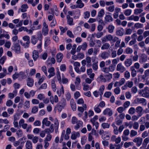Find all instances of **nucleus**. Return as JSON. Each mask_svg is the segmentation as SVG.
<instances>
[{
  "label": "nucleus",
  "mask_w": 149,
  "mask_h": 149,
  "mask_svg": "<svg viewBox=\"0 0 149 149\" xmlns=\"http://www.w3.org/2000/svg\"><path fill=\"white\" fill-rule=\"evenodd\" d=\"M66 100L64 99H62L59 103H58L57 106L58 110L61 111L62 109H64L66 105Z\"/></svg>",
  "instance_id": "f257e3e1"
},
{
  "label": "nucleus",
  "mask_w": 149,
  "mask_h": 149,
  "mask_svg": "<svg viewBox=\"0 0 149 149\" xmlns=\"http://www.w3.org/2000/svg\"><path fill=\"white\" fill-rule=\"evenodd\" d=\"M126 70V68L123 66L122 64L121 63H119L116 66V70L120 72L121 73H123Z\"/></svg>",
  "instance_id": "f03ea898"
},
{
  "label": "nucleus",
  "mask_w": 149,
  "mask_h": 149,
  "mask_svg": "<svg viewBox=\"0 0 149 149\" xmlns=\"http://www.w3.org/2000/svg\"><path fill=\"white\" fill-rule=\"evenodd\" d=\"M142 141L143 139L139 137H136L133 140V142L136 143V146L138 147L141 145Z\"/></svg>",
  "instance_id": "7ed1b4c3"
},
{
  "label": "nucleus",
  "mask_w": 149,
  "mask_h": 149,
  "mask_svg": "<svg viewBox=\"0 0 149 149\" xmlns=\"http://www.w3.org/2000/svg\"><path fill=\"white\" fill-rule=\"evenodd\" d=\"M27 137L28 139H32V141L34 143H36L38 141V138L36 136H34L33 134H28Z\"/></svg>",
  "instance_id": "20e7f679"
},
{
  "label": "nucleus",
  "mask_w": 149,
  "mask_h": 149,
  "mask_svg": "<svg viewBox=\"0 0 149 149\" xmlns=\"http://www.w3.org/2000/svg\"><path fill=\"white\" fill-rule=\"evenodd\" d=\"M143 92L142 96L146 98L149 97V89L148 87H145L143 89Z\"/></svg>",
  "instance_id": "39448f33"
},
{
  "label": "nucleus",
  "mask_w": 149,
  "mask_h": 149,
  "mask_svg": "<svg viewBox=\"0 0 149 149\" xmlns=\"http://www.w3.org/2000/svg\"><path fill=\"white\" fill-rule=\"evenodd\" d=\"M111 140L112 141H114L117 144L120 143L121 141V139L120 137L118 136L117 137L115 135H113L111 138Z\"/></svg>",
  "instance_id": "423d86ee"
},
{
  "label": "nucleus",
  "mask_w": 149,
  "mask_h": 149,
  "mask_svg": "<svg viewBox=\"0 0 149 149\" xmlns=\"http://www.w3.org/2000/svg\"><path fill=\"white\" fill-rule=\"evenodd\" d=\"M42 128L44 127V125H45L46 126H49L51 124L50 122L48 120V118H44L42 121Z\"/></svg>",
  "instance_id": "0eeeda50"
},
{
  "label": "nucleus",
  "mask_w": 149,
  "mask_h": 149,
  "mask_svg": "<svg viewBox=\"0 0 149 149\" xmlns=\"http://www.w3.org/2000/svg\"><path fill=\"white\" fill-rule=\"evenodd\" d=\"M127 19L129 21L133 20L134 21L137 22L139 20V17L137 15H132L128 17Z\"/></svg>",
  "instance_id": "6e6552de"
},
{
  "label": "nucleus",
  "mask_w": 149,
  "mask_h": 149,
  "mask_svg": "<svg viewBox=\"0 0 149 149\" xmlns=\"http://www.w3.org/2000/svg\"><path fill=\"white\" fill-rule=\"evenodd\" d=\"M14 45V49L13 50L15 51V52L18 53L20 52V47L18 42L13 43Z\"/></svg>",
  "instance_id": "1a4fd4ad"
},
{
  "label": "nucleus",
  "mask_w": 149,
  "mask_h": 149,
  "mask_svg": "<svg viewBox=\"0 0 149 149\" xmlns=\"http://www.w3.org/2000/svg\"><path fill=\"white\" fill-rule=\"evenodd\" d=\"M109 56V53L107 52H103L100 54V57L103 59L105 60L108 58Z\"/></svg>",
  "instance_id": "9d476101"
},
{
  "label": "nucleus",
  "mask_w": 149,
  "mask_h": 149,
  "mask_svg": "<svg viewBox=\"0 0 149 149\" xmlns=\"http://www.w3.org/2000/svg\"><path fill=\"white\" fill-rule=\"evenodd\" d=\"M124 64L126 67H129L132 64V60L130 58H127L124 61Z\"/></svg>",
  "instance_id": "9b49d317"
},
{
  "label": "nucleus",
  "mask_w": 149,
  "mask_h": 149,
  "mask_svg": "<svg viewBox=\"0 0 149 149\" xmlns=\"http://www.w3.org/2000/svg\"><path fill=\"white\" fill-rule=\"evenodd\" d=\"M66 17L67 19L68 24L70 26L74 25V24L73 22V18L70 17L69 15H67Z\"/></svg>",
  "instance_id": "f8f14e48"
},
{
  "label": "nucleus",
  "mask_w": 149,
  "mask_h": 149,
  "mask_svg": "<svg viewBox=\"0 0 149 149\" xmlns=\"http://www.w3.org/2000/svg\"><path fill=\"white\" fill-rule=\"evenodd\" d=\"M27 81V85L30 87H32L33 86L34 83V80L33 79L30 78H28L26 80Z\"/></svg>",
  "instance_id": "ddd939ff"
},
{
  "label": "nucleus",
  "mask_w": 149,
  "mask_h": 149,
  "mask_svg": "<svg viewBox=\"0 0 149 149\" xmlns=\"http://www.w3.org/2000/svg\"><path fill=\"white\" fill-rule=\"evenodd\" d=\"M147 60V57L146 55L144 54H142L139 58V62L140 63H142L145 62Z\"/></svg>",
  "instance_id": "4468645a"
},
{
  "label": "nucleus",
  "mask_w": 149,
  "mask_h": 149,
  "mask_svg": "<svg viewBox=\"0 0 149 149\" xmlns=\"http://www.w3.org/2000/svg\"><path fill=\"white\" fill-rule=\"evenodd\" d=\"M80 136V134L79 132H73L72 133L71 138L72 139L75 140L77 137H79Z\"/></svg>",
  "instance_id": "2eb2a0df"
},
{
  "label": "nucleus",
  "mask_w": 149,
  "mask_h": 149,
  "mask_svg": "<svg viewBox=\"0 0 149 149\" xmlns=\"http://www.w3.org/2000/svg\"><path fill=\"white\" fill-rule=\"evenodd\" d=\"M32 54V57L33 60L34 61H36L38 57L39 54L38 51L36 50H34Z\"/></svg>",
  "instance_id": "dca6fc26"
},
{
  "label": "nucleus",
  "mask_w": 149,
  "mask_h": 149,
  "mask_svg": "<svg viewBox=\"0 0 149 149\" xmlns=\"http://www.w3.org/2000/svg\"><path fill=\"white\" fill-rule=\"evenodd\" d=\"M136 110L137 113L139 116H141L142 115V112L143 110L142 107L141 106L137 107L136 108Z\"/></svg>",
  "instance_id": "f3484780"
},
{
  "label": "nucleus",
  "mask_w": 149,
  "mask_h": 149,
  "mask_svg": "<svg viewBox=\"0 0 149 149\" xmlns=\"http://www.w3.org/2000/svg\"><path fill=\"white\" fill-rule=\"evenodd\" d=\"M63 57V54L61 53H58L56 55L57 61L59 63L61 62Z\"/></svg>",
  "instance_id": "a211bd4d"
},
{
  "label": "nucleus",
  "mask_w": 149,
  "mask_h": 149,
  "mask_svg": "<svg viewBox=\"0 0 149 149\" xmlns=\"http://www.w3.org/2000/svg\"><path fill=\"white\" fill-rule=\"evenodd\" d=\"M43 27L42 29L43 31L44 32L45 35L48 34V26L46 24L45 22H44L43 24Z\"/></svg>",
  "instance_id": "6ab92c4d"
},
{
  "label": "nucleus",
  "mask_w": 149,
  "mask_h": 149,
  "mask_svg": "<svg viewBox=\"0 0 149 149\" xmlns=\"http://www.w3.org/2000/svg\"><path fill=\"white\" fill-rule=\"evenodd\" d=\"M26 149H32L33 146L31 142L30 141H27L25 144Z\"/></svg>",
  "instance_id": "aec40b11"
},
{
  "label": "nucleus",
  "mask_w": 149,
  "mask_h": 149,
  "mask_svg": "<svg viewBox=\"0 0 149 149\" xmlns=\"http://www.w3.org/2000/svg\"><path fill=\"white\" fill-rule=\"evenodd\" d=\"M137 101L140 103V104H142L144 106H146V105L147 103L146 102V100L143 98H138L137 99Z\"/></svg>",
  "instance_id": "412c9836"
},
{
  "label": "nucleus",
  "mask_w": 149,
  "mask_h": 149,
  "mask_svg": "<svg viewBox=\"0 0 149 149\" xmlns=\"http://www.w3.org/2000/svg\"><path fill=\"white\" fill-rule=\"evenodd\" d=\"M54 10L56 12L55 13V14L56 15H58V12L57 11V8L56 5L53 6V8L51 9V11L52 12V14L53 15H54Z\"/></svg>",
  "instance_id": "4be33fe9"
},
{
  "label": "nucleus",
  "mask_w": 149,
  "mask_h": 149,
  "mask_svg": "<svg viewBox=\"0 0 149 149\" xmlns=\"http://www.w3.org/2000/svg\"><path fill=\"white\" fill-rule=\"evenodd\" d=\"M38 41V39L36 38V36H33L31 37V42L32 44L35 45Z\"/></svg>",
  "instance_id": "5701e85b"
},
{
  "label": "nucleus",
  "mask_w": 149,
  "mask_h": 149,
  "mask_svg": "<svg viewBox=\"0 0 149 149\" xmlns=\"http://www.w3.org/2000/svg\"><path fill=\"white\" fill-rule=\"evenodd\" d=\"M113 19L112 17L109 15H106L105 17V21L106 22H111L113 21Z\"/></svg>",
  "instance_id": "b1692460"
},
{
  "label": "nucleus",
  "mask_w": 149,
  "mask_h": 149,
  "mask_svg": "<svg viewBox=\"0 0 149 149\" xmlns=\"http://www.w3.org/2000/svg\"><path fill=\"white\" fill-rule=\"evenodd\" d=\"M54 124L55 125V131L56 132H58L59 126V123L57 119L55 118L54 120Z\"/></svg>",
  "instance_id": "393cba45"
},
{
  "label": "nucleus",
  "mask_w": 149,
  "mask_h": 149,
  "mask_svg": "<svg viewBox=\"0 0 149 149\" xmlns=\"http://www.w3.org/2000/svg\"><path fill=\"white\" fill-rule=\"evenodd\" d=\"M103 114L104 115L108 114L109 116H111L112 114V113L110 109L108 108L104 110L103 112Z\"/></svg>",
  "instance_id": "a878e982"
},
{
  "label": "nucleus",
  "mask_w": 149,
  "mask_h": 149,
  "mask_svg": "<svg viewBox=\"0 0 149 149\" xmlns=\"http://www.w3.org/2000/svg\"><path fill=\"white\" fill-rule=\"evenodd\" d=\"M86 62L87 63V64L86 65V66L88 67H90L91 66V58L89 57H86Z\"/></svg>",
  "instance_id": "bb28decb"
},
{
  "label": "nucleus",
  "mask_w": 149,
  "mask_h": 149,
  "mask_svg": "<svg viewBox=\"0 0 149 149\" xmlns=\"http://www.w3.org/2000/svg\"><path fill=\"white\" fill-rule=\"evenodd\" d=\"M76 3L77 4V6L79 8H81L84 6V4L82 2L81 0H78L76 2Z\"/></svg>",
  "instance_id": "cd10ccee"
},
{
  "label": "nucleus",
  "mask_w": 149,
  "mask_h": 149,
  "mask_svg": "<svg viewBox=\"0 0 149 149\" xmlns=\"http://www.w3.org/2000/svg\"><path fill=\"white\" fill-rule=\"evenodd\" d=\"M28 8V6L27 4H23L21 6V11L22 12H25Z\"/></svg>",
  "instance_id": "c85d7f7f"
},
{
  "label": "nucleus",
  "mask_w": 149,
  "mask_h": 149,
  "mask_svg": "<svg viewBox=\"0 0 149 149\" xmlns=\"http://www.w3.org/2000/svg\"><path fill=\"white\" fill-rule=\"evenodd\" d=\"M110 47V45L108 43H105L103 44L101 47L102 50L108 49Z\"/></svg>",
  "instance_id": "c756f323"
},
{
  "label": "nucleus",
  "mask_w": 149,
  "mask_h": 149,
  "mask_svg": "<svg viewBox=\"0 0 149 149\" xmlns=\"http://www.w3.org/2000/svg\"><path fill=\"white\" fill-rule=\"evenodd\" d=\"M111 126L113 127V131L114 133L116 135L118 134V127L116 126L114 123H113Z\"/></svg>",
  "instance_id": "7c9ffc66"
},
{
  "label": "nucleus",
  "mask_w": 149,
  "mask_h": 149,
  "mask_svg": "<svg viewBox=\"0 0 149 149\" xmlns=\"http://www.w3.org/2000/svg\"><path fill=\"white\" fill-rule=\"evenodd\" d=\"M106 81H109L112 78V75L111 74L108 73L104 75Z\"/></svg>",
  "instance_id": "2f4dec72"
},
{
  "label": "nucleus",
  "mask_w": 149,
  "mask_h": 149,
  "mask_svg": "<svg viewBox=\"0 0 149 149\" xmlns=\"http://www.w3.org/2000/svg\"><path fill=\"white\" fill-rule=\"evenodd\" d=\"M143 11L142 9H135L134 10V13L135 15H138L141 13Z\"/></svg>",
  "instance_id": "473e14b6"
},
{
  "label": "nucleus",
  "mask_w": 149,
  "mask_h": 149,
  "mask_svg": "<svg viewBox=\"0 0 149 149\" xmlns=\"http://www.w3.org/2000/svg\"><path fill=\"white\" fill-rule=\"evenodd\" d=\"M70 105L72 108L73 111H75L76 109V104L74 102L73 100H72L70 101Z\"/></svg>",
  "instance_id": "72a5a7b5"
},
{
  "label": "nucleus",
  "mask_w": 149,
  "mask_h": 149,
  "mask_svg": "<svg viewBox=\"0 0 149 149\" xmlns=\"http://www.w3.org/2000/svg\"><path fill=\"white\" fill-rule=\"evenodd\" d=\"M143 26V24L138 22L135 24L134 26V27L136 29L142 28Z\"/></svg>",
  "instance_id": "f704fd0d"
},
{
  "label": "nucleus",
  "mask_w": 149,
  "mask_h": 149,
  "mask_svg": "<svg viewBox=\"0 0 149 149\" xmlns=\"http://www.w3.org/2000/svg\"><path fill=\"white\" fill-rule=\"evenodd\" d=\"M50 43V40L49 37H46L45 39V46L47 47Z\"/></svg>",
  "instance_id": "c9c22d12"
},
{
  "label": "nucleus",
  "mask_w": 149,
  "mask_h": 149,
  "mask_svg": "<svg viewBox=\"0 0 149 149\" xmlns=\"http://www.w3.org/2000/svg\"><path fill=\"white\" fill-rule=\"evenodd\" d=\"M132 10L130 9L126 10L124 12L125 15L126 16H130L132 13Z\"/></svg>",
  "instance_id": "e433bc0d"
},
{
  "label": "nucleus",
  "mask_w": 149,
  "mask_h": 149,
  "mask_svg": "<svg viewBox=\"0 0 149 149\" xmlns=\"http://www.w3.org/2000/svg\"><path fill=\"white\" fill-rule=\"evenodd\" d=\"M77 125L75 126L74 128L76 130H77L82 125V122L80 120L78 121V122L76 123Z\"/></svg>",
  "instance_id": "4c0bfd02"
},
{
  "label": "nucleus",
  "mask_w": 149,
  "mask_h": 149,
  "mask_svg": "<svg viewBox=\"0 0 149 149\" xmlns=\"http://www.w3.org/2000/svg\"><path fill=\"white\" fill-rule=\"evenodd\" d=\"M114 28L113 26L111 25H109L108 27V32L110 33H112L113 31Z\"/></svg>",
  "instance_id": "58836bf2"
},
{
  "label": "nucleus",
  "mask_w": 149,
  "mask_h": 149,
  "mask_svg": "<svg viewBox=\"0 0 149 149\" xmlns=\"http://www.w3.org/2000/svg\"><path fill=\"white\" fill-rule=\"evenodd\" d=\"M137 134V132L134 130H132L130 131V137H133L136 136Z\"/></svg>",
  "instance_id": "ea45409f"
},
{
  "label": "nucleus",
  "mask_w": 149,
  "mask_h": 149,
  "mask_svg": "<svg viewBox=\"0 0 149 149\" xmlns=\"http://www.w3.org/2000/svg\"><path fill=\"white\" fill-rule=\"evenodd\" d=\"M51 84L52 90L54 92H55L56 90V88L55 81L54 79L52 80Z\"/></svg>",
  "instance_id": "a19ab883"
},
{
  "label": "nucleus",
  "mask_w": 149,
  "mask_h": 149,
  "mask_svg": "<svg viewBox=\"0 0 149 149\" xmlns=\"http://www.w3.org/2000/svg\"><path fill=\"white\" fill-rule=\"evenodd\" d=\"M123 29H122L121 30H118L116 32L117 35L120 36H122L123 35Z\"/></svg>",
  "instance_id": "79ce46f5"
},
{
  "label": "nucleus",
  "mask_w": 149,
  "mask_h": 149,
  "mask_svg": "<svg viewBox=\"0 0 149 149\" xmlns=\"http://www.w3.org/2000/svg\"><path fill=\"white\" fill-rule=\"evenodd\" d=\"M132 49L130 47L127 48L125 50V53L127 54H131L133 52Z\"/></svg>",
  "instance_id": "37998d69"
},
{
  "label": "nucleus",
  "mask_w": 149,
  "mask_h": 149,
  "mask_svg": "<svg viewBox=\"0 0 149 149\" xmlns=\"http://www.w3.org/2000/svg\"><path fill=\"white\" fill-rule=\"evenodd\" d=\"M76 47L77 45L76 44H74L73 45L72 49L71 51V53L72 54L74 55L75 53Z\"/></svg>",
  "instance_id": "c03bdc74"
},
{
  "label": "nucleus",
  "mask_w": 149,
  "mask_h": 149,
  "mask_svg": "<svg viewBox=\"0 0 149 149\" xmlns=\"http://www.w3.org/2000/svg\"><path fill=\"white\" fill-rule=\"evenodd\" d=\"M116 67L113 65H110L108 67L109 72H113L115 70Z\"/></svg>",
  "instance_id": "a18cd8bd"
},
{
  "label": "nucleus",
  "mask_w": 149,
  "mask_h": 149,
  "mask_svg": "<svg viewBox=\"0 0 149 149\" xmlns=\"http://www.w3.org/2000/svg\"><path fill=\"white\" fill-rule=\"evenodd\" d=\"M135 109L133 107H131L128 110V113L130 114H133L135 113Z\"/></svg>",
  "instance_id": "49530a36"
},
{
  "label": "nucleus",
  "mask_w": 149,
  "mask_h": 149,
  "mask_svg": "<svg viewBox=\"0 0 149 149\" xmlns=\"http://www.w3.org/2000/svg\"><path fill=\"white\" fill-rule=\"evenodd\" d=\"M124 76L126 79H128L130 77V73L129 71H126L124 73Z\"/></svg>",
  "instance_id": "de8ad7c7"
},
{
  "label": "nucleus",
  "mask_w": 149,
  "mask_h": 149,
  "mask_svg": "<svg viewBox=\"0 0 149 149\" xmlns=\"http://www.w3.org/2000/svg\"><path fill=\"white\" fill-rule=\"evenodd\" d=\"M81 82V79L79 77H77L76 78L75 84L76 86H78Z\"/></svg>",
  "instance_id": "09e8293b"
},
{
  "label": "nucleus",
  "mask_w": 149,
  "mask_h": 149,
  "mask_svg": "<svg viewBox=\"0 0 149 149\" xmlns=\"http://www.w3.org/2000/svg\"><path fill=\"white\" fill-rule=\"evenodd\" d=\"M104 88L105 87L104 85H102L100 87L99 90L100 91L99 93L101 96L103 94Z\"/></svg>",
  "instance_id": "8fccbe9b"
},
{
  "label": "nucleus",
  "mask_w": 149,
  "mask_h": 149,
  "mask_svg": "<svg viewBox=\"0 0 149 149\" xmlns=\"http://www.w3.org/2000/svg\"><path fill=\"white\" fill-rule=\"evenodd\" d=\"M110 124L107 123H103L102 124V126L103 129L109 128L110 127Z\"/></svg>",
  "instance_id": "3c124183"
},
{
  "label": "nucleus",
  "mask_w": 149,
  "mask_h": 149,
  "mask_svg": "<svg viewBox=\"0 0 149 149\" xmlns=\"http://www.w3.org/2000/svg\"><path fill=\"white\" fill-rule=\"evenodd\" d=\"M104 10L102 9L98 12V17H102L104 14Z\"/></svg>",
  "instance_id": "603ef678"
},
{
  "label": "nucleus",
  "mask_w": 149,
  "mask_h": 149,
  "mask_svg": "<svg viewBox=\"0 0 149 149\" xmlns=\"http://www.w3.org/2000/svg\"><path fill=\"white\" fill-rule=\"evenodd\" d=\"M6 59V56H3L0 59V64L3 65Z\"/></svg>",
  "instance_id": "864d4df0"
},
{
  "label": "nucleus",
  "mask_w": 149,
  "mask_h": 149,
  "mask_svg": "<svg viewBox=\"0 0 149 149\" xmlns=\"http://www.w3.org/2000/svg\"><path fill=\"white\" fill-rule=\"evenodd\" d=\"M92 68L94 70H97L98 69V66L97 63H94L92 65Z\"/></svg>",
  "instance_id": "5fc2aeb1"
},
{
  "label": "nucleus",
  "mask_w": 149,
  "mask_h": 149,
  "mask_svg": "<svg viewBox=\"0 0 149 149\" xmlns=\"http://www.w3.org/2000/svg\"><path fill=\"white\" fill-rule=\"evenodd\" d=\"M29 105H30V103H29V101H26L24 104V109H28L29 107Z\"/></svg>",
  "instance_id": "6e6d98bb"
},
{
  "label": "nucleus",
  "mask_w": 149,
  "mask_h": 149,
  "mask_svg": "<svg viewBox=\"0 0 149 149\" xmlns=\"http://www.w3.org/2000/svg\"><path fill=\"white\" fill-rule=\"evenodd\" d=\"M111 55L112 58L116 57L117 56L116 51L115 50H112Z\"/></svg>",
  "instance_id": "4d7b16f0"
},
{
  "label": "nucleus",
  "mask_w": 149,
  "mask_h": 149,
  "mask_svg": "<svg viewBox=\"0 0 149 149\" xmlns=\"http://www.w3.org/2000/svg\"><path fill=\"white\" fill-rule=\"evenodd\" d=\"M80 46L81 47V49L83 50H85L87 48V44L86 42H84Z\"/></svg>",
  "instance_id": "13d9d810"
},
{
  "label": "nucleus",
  "mask_w": 149,
  "mask_h": 149,
  "mask_svg": "<svg viewBox=\"0 0 149 149\" xmlns=\"http://www.w3.org/2000/svg\"><path fill=\"white\" fill-rule=\"evenodd\" d=\"M37 98L40 100H42L45 98V96L43 94L41 93L38 95Z\"/></svg>",
  "instance_id": "bf43d9fd"
},
{
  "label": "nucleus",
  "mask_w": 149,
  "mask_h": 149,
  "mask_svg": "<svg viewBox=\"0 0 149 149\" xmlns=\"http://www.w3.org/2000/svg\"><path fill=\"white\" fill-rule=\"evenodd\" d=\"M78 121L77 118L73 116L72 118L71 122L72 124H75L78 122Z\"/></svg>",
  "instance_id": "052dcab7"
},
{
  "label": "nucleus",
  "mask_w": 149,
  "mask_h": 149,
  "mask_svg": "<svg viewBox=\"0 0 149 149\" xmlns=\"http://www.w3.org/2000/svg\"><path fill=\"white\" fill-rule=\"evenodd\" d=\"M67 35L70 37L71 38H74V36L72 32L68 30L67 31Z\"/></svg>",
  "instance_id": "680f3d73"
},
{
  "label": "nucleus",
  "mask_w": 149,
  "mask_h": 149,
  "mask_svg": "<svg viewBox=\"0 0 149 149\" xmlns=\"http://www.w3.org/2000/svg\"><path fill=\"white\" fill-rule=\"evenodd\" d=\"M139 127V124L137 122H135L134 123L133 127L135 130H137L138 129Z\"/></svg>",
  "instance_id": "e2e57ef3"
},
{
  "label": "nucleus",
  "mask_w": 149,
  "mask_h": 149,
  "mask_svg": "<svg viewBox=\"0 0 149 149\" xmlns=\"http://www.w3.org/2000/svg\"><path fill=\"white\" fill-rule=\"evenodd\" d=\"M113 91L115 94H118L120 92V88L119 87H117L114 89Z\"/></svg>",
  "instance_id": "0e129e2a"
},
{
  "label": "nucleus",
  "mask_w": 149,
  "mask_h": 149,
  "mask_svg": "<svg viewBox=\"0 0 149 149\" xmlns=\"http://www.w3.org/2000/svg\"><path fill=\"white\" fill-rule=\"evenodd\" d=\"M38 110V107L36 106H34L32 109L31 112L33 113H35L37 112Z\"/></svg>",
  "instance_id": "69168bd1"
},
{
  "label": "nucleus",
  "mask_w": 149,
  "mask_h": 149,
  "mask_svg": "<svg viewBox=\"0 0 149 149\" xmlns=\"http://www.w3.org/2000/svg\"><path fill=\"white\" fill-rule=\"evenodd\" d=\"M110 137L109 135H105V134H102V138L104 140H108L109 139Z\"/></svg>",
  "instance_id": "338daca9"
},
{
  "label": "nucleus",
  "mask_w": 149,
  "mask_h": 149,
  "mask_svg": "<svg viewBox=\"0 0 149 149\" xmlns=\"http://www.w3.org/2000/svg\"><path fill=\"white\" fill-rule=\"evenodd\" d=\"M123 50L121 47L117 51V54L118 56L121 55L123 52Z\"/></svg>",
  "instance_id": "774afa93"
}]
</instances>
